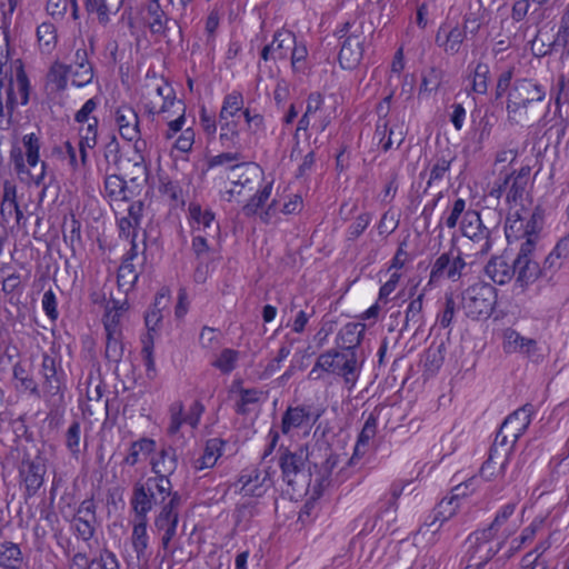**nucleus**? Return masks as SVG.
Segmentation results:
<instances>
[{
    "instance_id": "nucleus-1",
    "label": "nucleus",
    "mask_w": 569,
    "mask_h": 569,
    "mask_svg": "<svg viewBox=\"0 0 569 569\" xmlns=\"http://www.w3.org/2000/svg\"><path fill=\"white\" fill-rule=\"evenodd\" d=\"M547 96L546 87L538 80L516 79L507 96V118L511 124H525L538 117V107Z\"/></svg>"
},
{
    "instance_id": "nucleus-2",
    "label": "nucleus",
    "mask_w": 569,
    "mask_h": 569,
    "mask_svg": "<svg viewBox=\"0 0 569 569\" xmlns=\"http://www.w3.org/2000/svg\"><path fill=\"white\" fill-rule=\"evenodd\" d=\"M278 452L282 480L295 491H305L312 496V469L308 466V448L300 446L291 451L280 446Z\"/></svg>"
},
{
    "instance_id": "nucleus-3",
    "label": "nucleus",
    "mask_w": 569,
    "mask_h": 569,
    "mask_svg": "<svg viewBox=\"0 0 569 569\" xmlns=\"http://www.w3.org/2000/svg\"><path fill=\"white\" fill-rule=\"evenodd\" d=\"M335 36L340 46L338 60L341 68L356 69L363 58L367 42L365 22L357 19L348 20L336 28Z\"/></svg>"
},
{
    "instance_id": "nucleus-4",
    "label": "nucleus",
    "mask_w": 569,
    "mask_h": 569,
    "mask_svg": "<svg viewBox=\"0 0 569 569\" xmlns=\"http://www.w3.org/2000/svg\"><path fill=\"white\" fill-rule=\"evenodd\" d=\"M173 495H180L173 490L172 483H166L161 479L148 477L146 480L136 481L132 487L130 507L134 516L148 517V513L157 506L160 508L172 499Z\"/></svg>"
},
{
    "instance_id": "nucleus-5",
    "label": "nucleus",
    "mask_w": 569,
    "mask_h": 569,
    "mask_svg": "<svg viewBox=\"0 0 569 569\" xmlns=\"http://www.w3.org/2000/svg\"><path fill=\"white\" fill-rule=\"evenodd\" d=\"M497 289L485 281H477L461 292V308L472 320L488 319L497 305Z\"/></svg>"
},
{
    "instance_id": "nucleus-6",
    "label": "nucleus",
    "mask_w": 569,
    "mask_h": 569,
    "mask_svg": "<svg viewBox=\"0 0 569 569\" xmlns=\"http://www.w3.org/2000/svg\"><path fill=\"white\" fill-rule=\"evenodd\" d=\"M460 231L467 238L463 247L471 251L467 256H485L492 248L491 229L487 227L478 211L469 209L460 221Z\"/></svg>"
},
{
    "instance_id": "nucleus-7",
    "label": "nucleus",
    "mask_w": 569,
    "mask_h": 569,
    "mask_svg": "<svg viewBox=\"0 0 569 569\" xmlns=\"http://www.w3.org/2000/svg\"><path fill=\"white\" fill-rule=\"evenodd\" d=\"M495 535L485 529L471 532L467 538L466 558L468 567L485 568V566L502 549L505 541L493 543Z\"/></svg>"
},
{
    "instance_id": "nucleus-8",
    "label": "nucleus",
    "mask_w": 569,
    "mask_h": 569,
    "mask_svg": "<svg viewBox=\"0 0 569 569\" xmlns=\"http://www.w3.org/2000/svg\"><path fill=\"white\" fill-rule=\"evenodd\" d=\"M322 366L328 375L341 377L350 388L355 386L359 368L356 353L340 349H330L320 353Z\"/></svg>"
},
{
    "instance_id": "nucleus-9",
    "label": "nucleus",
    "mask_w": 569,
    "mask_h": 569,
    "mask_svg": "<svg viewBox=\"0 0 569 569\" xmlns=\"http://www.w3.org/2000/svg\"><path fill=\"white\" fill-rule=\"evenodd\" d=\"M42 382V390L49 400L56 401L63 398V391L66 389V372L62 368L61 358L56 355L43 353L42 361L39 371Z\"/></svg>"
},
{
    "instance_id": "nucleus-10",
    "label": "nucleus",
    "mask_w": 569,
    "mask_h": 569,
    "mask_svg": "<svg viewBox=\"0 0 569 569\" xmlns=\"http://www.w3.org/2000/svg\"><path fill=\"white\" fill-rule=\"evenodd\" d=\"M47 472L46 458L40 453L34 457L24 455L19 465V479L24 486V497H33L42 487Z\"/></svg>"
},
{
    "instance_id": "nucleus-11",
    "label": "nucleus",
    "mask_w": 569,
    "mask_h": 569,
    "mask_svg": "<svg viewBox=\"0 0 569 569\" xmlns=\"http://www.w3.org/2000/svg\"><path fill=\"white\" fill-rule=\"evenodd\" d=\"M227 179L233 186L227 193L241 194L242 190H253L256 181L261 178L263 171L258 163L254 162H237L228 168Z\"/></svg>"
},
{
    "instance_id": "nucleus-12",
    "label": "nucleus",
    "mask_w": 569,
    "mask_h": 569,
    "mask_svg": "<svg viewBox=\"0 0 569 569\" xmlns=\"http://www.w3.org/2000/svg\"><path fill=\"white\" fill-rule=\"evenodd\" d=\"M467 262L462 258V252L458 250L457 256H452V250L440 254L433 262L430 271L429 282H436L441 278L451 281H458L466 274Z\"/></svg>"
},
{
    "instance_id": "nucleus-13",
    "label": "nucleus",
    "mask_w": 569,
    "mask_h": 569,
    "mask_svg": "<svg viewBox=\"0 0 569 569\" xmlns=\"http://www.w3.org/2000/svg\"><path fill=\"white\" fill-rule=\"evenodd\" d=\"M24 147V154L19 147H12L10 150V160L13 163L14 170L18 174L28 172L27 166L36 168L40 162V148L41 141L36 133H28L22 137Z\"/></svg>"
},
{
    "instance_id": "nucleus-14",
    "label": "nucleus",
    "mask_w": 569,
    "mask_h": 569,
    "mask_svg": "<svg viewBox=\"0 0 569 569\" xmlns=\"http://www.w3.org/2000/svg\"><path fill=\"white\" fill-rule=\"evenodd\" d=\"M319 418L320 413L316 412L311 406H289L282 413L280 431L289 436L293 430L311 428Z\"/></svg>"
},
{
    "instance_id": "nucleus-15",
    "label": "nucleus",
    "mask_w": 569,
    "mask_h": 569,
    "mask_svg": "<svg viewBox=\"0 0 569 569\" xmlns=\"http://www.w3.org/2000/svg\"><path fill=\"white\" fill-rule=\"evenodd\" d=\"M477 481L476 477L470 478L468 481L456 486L452 490V496L449 498H443L432 510V517L435 519H439L440 523L437 526L435 530H431L432 533H437L441 528L443 522L451 519L457 510L459 509V498L468 496L469 492L475 491V482Z\"/></svg>"
},
{
    "instance_id": "nucleus-16",
    "label": "nucleus",
    "mask_w": 569,
    "mask_h": 569,
    "mask_svg": "<svg viewBox=\"0 0 569 569\" xmlns=\"http://www.w3.org/2000/svg\"><path fill=\"white\" fill-rule=\"evenodd\" d=\"M236 486L242 496L259 498L272 486V480L268 470L247 468L241 471Z\"/></svg>"
},
{
    "instance_id": "nucleus-17",
    "label": "nucleus",
    "mask_w": 569,
    "mask_h": 569,
    "mask_svg": "<svg viewBox=\"0 0 569 569\" xmlns=\"http://www.w3.org/2000/svg\"><path fill=\"white\" fill-rule=\"evenodd\" d=\"M296 34L284 28L278 29L270 43L266 44L260 51V59L268 61H286L290 50L293 47Z\"/></svg>"
},
{
    "instance_id": "nucleus-18",
    "label": "nucleus",
    "mask_w": 569,
    "mask_h": 569,
    "mask_svg": "<svg viewBox=\"0 0 569 569\" xmlns=\"http://www.w3.org/2000/svg\"><path fill=\"white\" fill-rule=\"evenodd\" d=\"M188 219L192 233H203L209 237L220 236V224L216 221V216L211 209L202 208L198 202H190Z\"/></svg>"
},
{
    "instance_id": "nucleus-19",
    "label": "nucleus",
    "mask_w": 569,
    "mask_h": 569,
    "mask_svg": "<svg viewBox=\"0 0 569 569\" xmlns=\"http://www.w3.org/2000/svg\"><path fill=\"white\" fill-rule=\"evenodd\" d=\"M67 67L70 68L72 86L82 88L92 82L94 69L89 60V51L83 40H81V46L76 49L71 63Z\"/></svg>"
},
{
    "instance_id": "nucleus-20",
    "label": "nucleus",
    "mask_w": 569,
    "mask_h": 569,
    "mask_svg": "<svg viewBox=\"0 0 569 569\" xmlns=\"http://www.w3.org/2000/svg\"><path fill=\"white\" fill-rule=\"evenodd\" d=\"M153 478L161 479L166 483H172L170 477L178 467V455L176 448L164 446L157 451L150 460Z\"/></svg>"
},
{
    "instance_id": "nucleus-21",
    "label": "nucleus",
    "mask_w": 569,
    "mask_h": 569,
    "mask_svg": "<svg viewBox=\"0 0 569 569\" xmlns=\"http://www.w3.org/2000/svg\"><path fill=\"white\" fill-rule=\"evenodd\" d=\"M535 408L531 403L518 408L511 412L501 423L503 432L507 431L511 436V442L517 443L519 438L526 432L531 423Z\"/></svg>"
},
{
    "instance_id": "nucleus-22",
    "label": "nucleus",
    "mask_w": 569,
    "mask_h": 569,
    "mask_svg": "<svg viewBox=\"0 0 569 569\" xmlns=\"http://www.w3.org/2000/svg\"><path fill=\"white\" fill-rule=\"evenodd\" d=\"M114 120L120 136L128 141H136L134 147L138 150L140 129L139 117L136 110L128 104L120 106L114 112Z\"/></svg>"
},
{
    "instance_id": "nucleus-23",
    "label": "nucleus",
    "mask_w": 569,
    "mask_h": 569,
    "mask_svg": "<svg viewBox=\"0 0 569 569\" xmlns=\"http://www.w3.org/2000/svg\"><path fill=\"white\" fill-rule=\"evenodd\" d=\"M467 38L466 28L456 23L453 27L447 29L441 26L436 34V43L443 49L447 54H457L463 41Z\"/></svg>"
},
{
    "instance_id": "nucleus-24",
    "label": "nucleus",
    "mask_w": 569,
    "mask_h": 569,
    "mask_svg": "<svg viewBox=\"0 0 569 569\" xmlns=\"http://www.w3.org/2000/svg\"><path fill=\"white\" fill-rule=\"evenodd\" d=\"M338 463V456L330 453L321 466L317 463L312 468V499L322 496L326 488L331 483V473Z\"/></svg>"
},
{
    "instance_id": "nucleus-25",
    "label": "nucleus",
    "mask_w": 569,
    "mask_h": 569,
    "mask_svg": "<svg viewBox=\"0 0 569 569\" xmlns=\"http://www.w3.org/2000/svg\"><path fill=\"white\" fill-rule=\"evenodd\" d=\"M453 160L455 157L448 149L446 151L437 153L430 160L428 167L419 173L420 178H425V176L429 171V178L427 180V186L423 191L425 193L435 182L440 181L445 178V176L450 171Z\"/></svg>"
},
{
    "instance_id": "nucleus-26",
    "label": "nucleus",
    "mask_w": 569,
    "mask_h": 569,
    "mask_svg": "<svg viewBox=\"0 0 569 569\" xmlns=\"http://www.w3.org/2000/svg\"><path fill=\"white\" fill-rule=\"evenodd\" d=\"M182 502L181 495H173L172 499L167 501L154 516L153 528L156 532L163 531L171 527H178L179 508Z\"/></svg>"
},
{
    "instance_id": "nucleus-27",
    "label": "nucleus",
    "mask_w": 569,
    "mask_h": 569,
    "mask_svg": "<svg viewBox=\"0 0 569 569\" xmlns=\"http://www.w3.org/2000/svg\"><path fill=\"white\" fill-rule=\"evenodd\" d=\"M485 273L496 284L503 286L515 277L513 261L510 263L505 256H493L485 266Z\"/></svg>"
},
{
    "instance_id": "nucleus-28",
    "label": "nucleus",
    "mask_w": 569,
    "mask_h": 569,
    "mask_svg": "<svg viewBox=\"0 0 569 569\" xmlns=\"http://www.w3.org/2000/svg\"><path fill=\"white\" fill-rule=\"evenodd\" d=\"M513 266L516 277L515 284L520 287L522 291L537 280L542 279L541 267L535 259H515Z\"/></svg>"
},
{
    "instance_id": "nucleus-29",
    "label": "nucleus",
    "mask_w": 569,
    "mask_h": 569,
    "mask_svg": "<svg viewBox=\"0 0 569 569\" xmlns=\"http://www.w3.org/2000/svg\"><path fill=\"white\" fill-rule=\"evenodd\" d=\"M378 418L379 411L377 409L369 413L358 436L351 460H353L355 458H360L367 452L370 441L377 435Z\"/></svg>"
},
{
    "instance_id": "nucleus-30",
    "label": "nucleus",
    "mask_w": 569,
    "mask_h": 569,
    "mask_svg": "<svg viewBox=\"0 0 569 569\" xmlns=\"http://www.w3.org/2000/svg\"><path fill=\"white\" fill-rule=\"evenodd\" d=\"M170 301L168 292H158L153 305L147 310L144 315V322L148 329L147 336H152V332H157L160 328L163 318V310L167 309Z\"/></svg>"
},
{
    "instance_id": "nucleus-31",
    "label": "nucleus",
    "mask_w": 569,
    "mask_h": 569,
    "mask_svg": "<svg viewBox=\"0 0 569 569\" xmlns=\"http://www.w3.org/2000/svg\"><path fill=\"white\" fill-rule=\"evenodd\" d=\"M148 517L134 516V523L131 533V545L137 558L146 559L149 547V535L147 531Z\"/></svg>"
},
{
    "instance_id": "nucleus-32",
    "label": "nucleus",
    "mask_w": 569,
    "mask_h": 569,
    "mask_svg": "<svg viewBox=\"0 0 569 569\" xmlns=\"http://www.w3.org/2000/svg\"><path fill=\"white\" fill-rule=\"evenodd\" d=\"M123 0H84L86 10L94 13L100 24L106 26L110 21V16L116 14Z\"/></svg>"
},
{
    "instance_id": "nucleus-33",
    "label": "nucleus",
    "mask_w": 569,
    "mask_h": 569,
    "mask_svg": "<svg viewBox=\"0 0 569 569\" xmlns=\"http://www.w3.org/2000/svg\"><path fill=\"white\" fill-rule=\"evenodd\" d=\"M147 14V21L152 34H160L167 38L170 30L169 23L172 22L177 26V21H172L160 4H148Z\"/></svg>"
},
{
    "instance_id": "nucleus-34",
    "label": "nucleus",
    "mask_w": 569,
    "mask_h": 569,
    "mask_svg": "<svg viewBox=\"0 0 569 569\" xmlns=\"http://www.w3.org/2000/svg\"><path fill=\"white\" fill-rule=\"evenodd\" d=\"M6 99L3 100L0 91V130L8 131L13 123V111L18 106V98L14 93L13 86H7L4 89Z\"/></svg>"
},
{
    "instance_id": "nucleus-35",
    "label": "nucleus",
    "mask_w": 569,
    "mask_h": 569,
    "mask_svg": "<svg viewBox=\"0 0 569 569\" xmlns=\"http://www.w3.org/2000/svg\"><path fill=\"white\" fill-rule=\"evenodd\" d=\"M127 181L114 171L104 178V193L111 201H128L130 199Z\"/></svg>"
},
{
    "instance_id": "nucleus-36",
    "label": "nucleus",
    "mask_w": 569,
    "mask_h": 569,
    "mask_svg": "<svg viewBox=\"0 0 569 569\" xmlns=\"http://www.w3.org/2000/svg\"><path fill=\"white\" fill-rule=\"evenodd\" d=\"M365 327L360 323H347L338 333L340 350L356 353L357 347L361 343Z\"/></svg>"
},
{
    "instance_id": "nucleus-37",
    "label": "nucleus",
    "mask_w": 569,
    "mask_h": 569,
    "mask_svg": "<svg viewBox=\"0 0 569 569\" xmlns=\"http://www.w3.org/2000/svg\"><path fill=\"white\" fill-rule=\"evenodd\" d=\"M289 57L292 73L295 76H306L310 69L309 52L306 43L296 39Z\"/></svg>"
},
{
    "instance_id": "nucleus-38",
    "label": "nucleus",
    "mask_w": 569,
    "mask_h": 569,
    "mask_svg": "<svg viewBox=\"0 0 569 569\" xmlns=\"http://www.w3.org/2000/svg\"><path fill=\"white\" fill-rule=\"evenodd\" d=\"M224 441L220 438L208 439L202 456L194 462V468L197 470L212 468L221 456Z\"/></svg>"
},
{
    "instance_id": "nucleus-39",
    "label": "nucleus",
    "mask_w": 569,
    "mask_h": 569,
    "mask_svg": "<svg viewBox=\"0 0 569 569\" xmlns=\"http://www.w3.org/2000/svg\"><path fill=\"white\" fill-rule=\"evenodd\" d=\"M23 561V555L18 543L0 541V567L18 569Z\"/></svg>"
},
{
    "instance_id": "nucleus-40",
    "label": "nucleus",
    "mask_w": 569,
    "mask_h": 569,
    "mask_svg": "<svg viewBox=\"0 0 569 569\" xmlns=\"http://www.w3.org/2000/svg\"><path fill=\"white\" fill-rule=\"evenodd\" d=\"M70 68L66 63L54 61L47 73V83L57 92H62L68 87Z\"/></svg>"
},
{
    "instance_id": "nucleus-41",
    "label": "nucleus",
    "mask_w": 569,
    "mask_h": 569,
    "mask_svg": "<svg viewBox=\"0 0 569 569\" xmlns=\"http://www.w3.org/2000/svg\"><path fill=\"white\" fill-rule=\"evenodd\" d=\"M38 46L43 54H50L58 42L57 29L51 22H42L37 28Z\"/></svg>"
},
{
    "instance_id": "nucleus-42",
    "label": "nucleus",
    "mask_w": 569,
    "mask_h": 569,
    "mask_svg": "<svg viewBox=\"0 0 569 569\" xmlns=\"http://www.w3.org/2000/svg\"><path fill=\"white\" fill-rule=\"evenodd\" d=\"M447 351L446 343H431L423 355V367L426 371L436 373L443 363L445 355Z\"/></svg>"
},
{
    "instance_id": "nucleus-43",
    "label": "nucleus",
    "mask_w": 569,
    "mask_h": 569,
    "mask_svg": "<svg viewBox=\"0 0 569 569\" xmlns=\"http://www.w3.org/2000/svg\"><path fill=\"white\" fill-rule=\"evenodd\" d=\"M123 333H106L104 358L117 367L124 355Z\"/></svg>"
},
{
    "instance_id": "nucleus-44",
    "label": "nucleus",
    "mask_w": 569,
    "mask_h": 569,
    "mask_svg": "<svg viewBox=\"0 0 569 569\" xmlns=\"http://www.w3.org/2000/svg\"><path fill=\"white\" fill-rule=\"evenodd\" d=\"M244 98L240 91H232L224 96L219 112V121H227L243 110Z\"/></svg>"
},
{
    "instance_id": "nucleus-45",
    "label": "nucleus",
    "mask_w": 569,
    "mask_h": 569,
    "mask_svg": "<svg viewBox=\"0 0 569 569\" xmlns=\"http://www.w3.org/2000/svg\"><path fill=\"white\" fill-rule=\"evenodd\" d=\"M423 297L425 293L421 292L418 295L417 298L412 299L406 310V317H405V326L403 328L407 329L412 325L415 327V330L418 331L425 323L423 319Z\"/></svg>"
},
{
    "instance_id": "nucleus-46",
    "label": "nucleus",
    "mask_w": 569,
    "mask_h": 569,
    "mask_svg": "<svg viewBox=\"0 0 569 569\" xmlns=\"http://www.w3.org/2000/svg\"><path fill=\"white\" fill-rule=\"evenodd\" d=\"M124 305L112 300V307H108L103 315V328L106 333H122L121 317Z\"/></svg>"
},
{
    "instance_id": "nucleus-47",
    "label": "nucleus",
    "mask_w": 569,
    "mask_h": 569,
    "mask_svg": "<svg viewBox=\"0 0 569 569\" xmlns=\"http://www.w3.org/2000/svg\"><path fill=\"white\" fill-rule=\"evenodd\" d=\"M156 441L150 438H141L130 445L129 452L123 459V463L130 467L136 466L140 461V456H148L154 451Z\"/></svg>"
},
{
    "instance_id": "nucleus-48",
    "label": "nucleus",
    "mask_w": 569,
    "mask_h": 569,
    "mask_svg": "<svg viewBox=\"0 0 569 569\" xmlns=\"http://www.w3.org/2000/svg\"><path fill=\"white\" fill-rule=\"evenodd\" d=\"M506 348L509 351H519L529 355L537 350V341L535 339L523 337L515 330H509L506 333Z\"/></svg>"
},
{
    "instance_id": "nucleus-49",
    "label": "nucleus",
    "mask_w": 569,
    "mask_h": 569,
    "mask_svg": "<svg viewBox=\"0 0 569 569\" xmlns=\"http://www.w3.org/2000/svg\"><path fill=\"white\" fill-rule=\"evenodd\" d=\"M273 182L266 183L259 189L242 207V213L246 217H252L258 213L260 209L266 204L272 192Z\"/></svg>"
},
{
    "instance_id": "nucleus-50",
    "label": "nucleus",
    "mask_w": 569,
    "mask_h": 569,
    "mask_svg": "<svg viewBox=\"0 0 569 569\" xmlns=\"http://www.w3.org/2000/svg\"><path fill=\"white\" fill-rule=\"evenodd\" d=\"M376 134L380 136L379 146L385 152L389 151L395 143L396 147L399 148L405 140V134L401 129L398 131L393 128L388 129L387 124L382 127L378 124Z\"/></svg>"
},
{
    "instance_id": "nucleus-51",
    "label": "nucleus",
    "mask_w": 569,
    "mask_h": 569,
    "mask_svg": "<svg viewBox=\"0 0 569 569\" xmlns=\"http://www.w3.org/2000/svg\"><path fill=\"white\" fill-rule=\"evenodd\" d=\"M12 376L14 380L20 382V388L23 391H29L31 395L37 397L40 396L38 382L21 362L14 363L12 368Z\"/></svg>"
},
{
    "instance_id": "nucleus-52",
    "label": "nucleus",
    "mask_w": 569,
    "mask_h": 569,
    "mask_svg": "<svg viewBox=\"0 0 569 569\" xmlns=\"http://www.w3.org/2000/svg\"><path fill=\"white\" fill-rule=\"evenodd\" d=\"M507 466L506 459L498 461L487 458L479 469V476L486 481L501 479L506 475Z\"/></svg>"
},
{
    "instance_id": "nucleus-53",
    "label": "nucleus",
    "mask_w": 569,
    "mask_h": 569,
    "mask_svg": "<svg viewBox=\"0 0 569 569\" xmlns=\"http://www.w3.org/2000/svg\"><path fill=\"white\" fill-rule=\"evenodd\" d=\"M191 249L196 258L200 261L206 260L213 249V243L219 237H209L203 233H192Z\"/></svg>"
},
{
    "instance_id": "nucleus-54",
    "label": "nucleus",
    "mask_w": 569,
    "mask_h": 569,
    "mask_svg": "<svg viewBox=\"0 0 569 569\" xmlns=\"http://www.w3.org/2000/svg\"><path fill=\"white\" fill-rule=\"evenodd\" d=\"M466 206L467 202L465 199L457 198L453 200L452 204L447 208L441 218L447 228L453 229L457 227L459 220H462L465 212L468 211Z\"/></svg>"
},
{
    "instance_id": "nucleus-55",
    "label": "nucleus",
    "mask_w": 569,
    "mask_h": 569,
    "mask_svg": "<svg viewBox=\"0 0 569 569\" xmlns=\"http://www.w3.org/2000/svg\"><path fill=\"white\" fill-rule=\"evenodd\" d=\"M68 6L71 7V16L73 20L79 18V7L77 0H48L46 10L53 18H61L64 16Z\"/></svg>"
},
{
    "instance_id": "nucleus-56",
    "label": "nucleus",
    "mask_w": 569,
    "mask_h": 569,
    "mask_svg": "<svg viewBox=\"0 0 569 569\" xmlns=\"http://www.w3.org/2000/svg\"><path fill=\"white\" fill-rule=\"evenodd\" d=\"M98 525L90 520H81L80 517H73L70 527L77 539L89 542L94 537Z\"/></svg>"
},
{
    "instance_id": "nucleus-57",
    "label": "nucleus",
    "mask_w": 569,
    "mask_h": 569,
    "mask_svg": "<svg viewBox=\"0 0 569 569\" xmlns=\"http://www.w3.org/2000/svg\"><path fill=\"white\" fill-rule=\"evenodd\" d=\"M240 398L236 403V412L238 415H247L249 412V406L254 405L260 401L261 397L263 396V391L257 389V388H241L239 390Z\"/></svg>"
},
{
    "instance_id": "nucleus-58",
    "label": "nucleus",
    "mask_w": 569,
    "mask_h": 569,
    "mask_svg": "<svg viewBox=\"0 0 569 569\" xmlns=\"http://www.w3.org/2000/svg\"><path fill=\"white\" fill-rule=\"evenodd\" d=\"M184 407L181 401H174L169 407V425L167 428V433L171 437L179 433L182 425H186L184 422Z\"/></svg>"
},
{
    "instance_id": "nucleus-59",
    "label": "nucleus",
    "mask_w": 569,
    "mask_h": 569,
    "mask_svg": "<svg viewBox=\"0 0 569 569\" xmlns=\"http://www.w3.org/2000/svg\"><path fill=\"white\" fill-rule=\"evenodd\" d=\"M567 260L553 249L545 258L541 267L542 279L550 282Z\"/></svg>"
},
{
    "instance_id": "nucleus-60",
    "label": "nucleus",
    "mask_w": 569,
    "mask_h": 569,
    "mask_svg": "<svg viewBox=\"0 0 569 569\" xmlns=\"http://www.w3.org/2000/svg\"><path fill=\"white\" fill-rule=\"evenodd\" d=\"M8 86H13L14 93L18 98V104H27L29 101V90H30V83L29 79L23 71L22 68H20L16 73V79L10 80Z\"/></svg>"
},
{
    "instance_id": "nucleus-61",
    "label": "nucleus",
    "mask_w": 569,
    "mask_h": 569,
    "mask_svg": "<svg viewBox=\"0 0 569 569\" xmlns=\"http://www.w3.org/2000/svg\"><path fill=\"white\" fill-rule=\"evenodd\" d=\"M257 515L258 508L254 501L239 503L234 510L236 525L242 529H247L251 519Z\"/></svg>"
},
{
    "instance_id": "nucleus-62",
    "label": "nucleus",
    "mask_w": 569,
    "mask_h": 569,
    "mask_svg": "<svg viewBox=\"0 0 569 569\" xmlns=\"http://www.w3.org/2000/svg\"><path fill=\"white\" fill-rule=\"evenodd\" d=\"M103 158L108 167H112L114 171H120L121 151L120 143L116 136H111L109 141L103 146Z\"/></svg>"
},
{
    "instance_id": "nucleus-63",
    "label": "nucleus",
    "mask_w": 569,
    "mask_h": 569,
    "mask_svg": "<svg viewBox=\"0 0 569 569\" xmlns=\"http://www.w3.org/2000/svg\"><path fill=\"white\" fill-rule=\"evenodd\" d=\"M239 360V352L234 349H223L219 357L212 362V366L220 370L222 373H230L234 370Z\"/></svg>"
},
{
    "instance_id": "nucleus-64",
    "label": "nucleus",
    "mask_w": 569,
    "mask_h": 569,
    "mask_svg": "<svg viewBox=\"0 0 569 569\" xmlns=\"http://www.w3.org/2000/svg\"><path fill=\"white\" fill-rule=\"evenodd\" d=\"M88 569H120L117 556L109 549L104 548L99 556L90 560Z\"/></svg>"
}]
</instances>
